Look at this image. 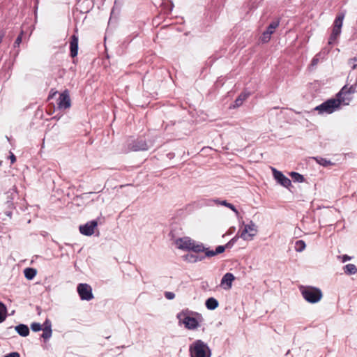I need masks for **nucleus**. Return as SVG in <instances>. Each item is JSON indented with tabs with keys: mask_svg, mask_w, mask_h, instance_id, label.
Instances as JSON below:
<instances>
[{
	"mask_svg": "<svg viewBox=\"0 0 357 357\" xmlns=\"http://www.w3.org/2000/svg\"><path fill=\"white\" fill-rule=\"evenodd\" d=\"M178 323L183 324L187 329L195 330L199 326L203 318L201 314L185 309L176 314Z\"/></svg>",
	"mask_w": 357,
	"mask_h": 357,
	"instance_id": "nucleus-1",
	"label": "nucleus"
},
{
	"mask_svg": "<svg viewBox=\"0 0 357 357\" xmlns=\"http://www.w3.org/2000/svg\"><path fill=\"white\" fill-rule=\"evenodd\" d=\"M174 243L178 249L182 250L192 251L196 253L202 252L205 250V246L203 243L196 242L188 236L176 239Z\"/></svg>",
	"mask_w": 357,
	"mask_h": 357,
	"instance_id": "nucleus-2",
	"label": "nucleus"
},
{
	"mask_svg": "<svg viewBox=\"0 0 357 357\" xmlns=\"http://www.w3.org/2000/svg\"><path fill=\"white\" fill-rule=\"evenodd\" d=\"M190 357H211V351L206 343L197 340L189 346Z\"/></svg>",
	"mask_w": 357,
	"mask_h": 357,
	"instance_id": "nucleus-3",
	"label": "nucleus"
},
{
	"mask_svg": "<svg viewBox=\"0 0 357 357\" xmlns=\"http://www.w3.org/2000/svg\"><path fill=\"white\" fill-rule=\"evenodd\" d=\"M356 92V87L354 85L348 86L344 85L342 89L336 93V110L341 106L348 105L353 98V94Z\"/></svg>",
	"mask_w": 357,
	"mask_h": 357,
	"instance_id": "nucleus-4",
	"label": "nucleus"
},
{
	"mask_svg": "<svg viewBox=\"0 0 357 357\" xmlns=\"http://www.w3.org/2000/svg\"><path fill=\"white\" fill-rule=\"evenodd\" d=\"M299 289L304 299L308 303H318L322 298L321 291L318 288L311 286H301Z\"/></svg>",
	"mask_w": 357,
	"mask_h": 357,
	"instance_id": "nucleus-5",
	"label": "nucleus"
},
{
	"mask_svg": "<svg viewBox=\"0 0 357 357\" xmlns=\"http://www.w3.org/2000/svg\"><path fill=\"white\" fill-rule=\"evenodd\" d=\"M319 114L327 115L335 112V98H331L314 108Z\"/></svg>",
	"mask_w": 357,
	"mask_h": 357,
	"instance_id": "nucleus-6",
	"label": "nucleus"
},
{
	"mask_svg": "<svg viewBox=\"0 0 357 357\" xmlns=\"http://www.w3.org/2000/svg\"><path fill=\"white\" fill-rule=\"evenodd\" d=\"M150 146L146 140L142 138L130 140L128 144V149L130 151H147Z\"/></svg>",
	"mask_w": 357,
	"mask_h": 357,
	"instance_id": "nucleus-7",
	"label": "nucleus"
},
{
	"mask_svg": "<svg viewBox=\"0 0 357 357\" xmlns=\"http://www.w3.org/2000/svg\"><path fill=\"white\" fill-rule=\"evenodd\" d=\"M257 233V226L252 222H250L244 226V229L242 230L240 237L245 241H251Z\"/></svg>",
	"mask_w": 357,
	"mask_h": 357,
	"instance_id": "nucleus-8",
	"label": "nucleus"
},
{
	"mask_svg": "<svg viewBox=\"0 0 357 357\" xmlns=\"http://www.w3.org/2000/svg\"><path fill=\"white\" fill-rule=\"evenodd\" d=\"M79 296L82 300L91 301L93 298L91 287L86 283H80L77 288Z\"/></svg>",
	"mask_w": 357,
	"mask_h": 357,
	"instance_id": "nucleus-9",
	"label": "nucleus"
},
{
	"mask_svg": "<svg viewBox=\"0 0 357 357\" xmlns=\"http://www.w3.org/2000/svg\"><path fill=\"white\" fill-rule=\"evenodd\" d=\"M70 106L71 100L69 91L68 90H65L59 95L57 100V108L60 110H65L70 108Z\"/></svg>",
	"mask_w": 357,
	"mask_h": 357,
	"instance_id": "nucleus-10",
	"label": "nucleus"
},
{
	"mask_svg": "<svg viewBox=\"0 0 357 357\" xmlns=\"http://www.w3.org/2000/svg\"><path fill=\"white\" fill-rule=\"evenodd\" d=\"M274 178L281 185L289 188L291 185V181L289 178L285 176L281 172L275 168H272Z\"/></svg>",
	"mask_w": 357,
	"mask_h": 357,
	"instance_id": "nucleus-11",
	"label": "nucleus"
},
{
	"mask_svg": "<svg viewBox=\"0 0 357 357\" xmlns=\"http://www.w3.org/2000/svg\"><path fill=\"white\" fill-rule=\"evenodd\" d=\"M98 222L96 220H91L83 225H80L79 230L80 233L85 236H91L94 233V229L97 227Z\"/></svg>",
	"mask_w": 357,
	"mask_h": 357,
	"instance_id": "nucleus-12",
	"label": "nucleus"
},
{
	"mask_svg": "<svg viewBox=\"0 0 357 357\" xmlns=\"http://www.w3.org/2000/svg\"><path fill=\"white\" fill-rule=\"evenodd\" d=\"M235 277L231 273H227L224 275L221 280L220 285L224 289L228 290L231 288L232 282L234 280Z\"/></svg>",
	"mask_w": 357,
	"mask_h": 357,
	"instance_id": "nucleus-13",
	"label": "nucleus"
},
{
	"mask_svg": "<svg viewBox=\"0 0 357 357\" xmlns=\"http://www.w3.org/2000/svg\"><path fill=\"white\" fill-rule=\"evenodd\" d=\"M70 55L72 57H75L77 55L78 37L75 35H73L70 38Z\"/></svg>",
	"mask_w": 357,
	"mask_h": 357,
	"instance_id": "nucleus-14",
	"label": "nucleus"
},
{
	"mask_svg": "<svg viewBox=\"0 0 357 357\" xmlns=\"http://www.w3.org/2000/svg\"><path fill=\"white\" fill-rule=\"evenodd\" d=\"M226 248V245H219L216 248L215 250H210L208 248H205V250L203 252L205 253V257H211L218 254L222 253Z\"/></svg>",
	"mask_w": 357,
	"mask_h": 357,
	"instance_id": "nucleus-15",
	"label": "nucleus"
},
{
	"mask_svg": "<svg viewBox=\"0 0 357 357\" xmlns=\"http://www.w3.org/2000/svg\"><path fill=\"white\" fill-rule=\"evenodd\" d=\"M250 93L249 92L241 93L235 100L233 107L235 108L240 107L243 104V101L250 96Z\"/></svg>",
	"mask_w": 357,
	"mask_h": 357,
	"instance_id": "nucleus-16",
	"label": "nucleus"
},
{
	"mask_svg": "<svg viewBox=\"0 0 357 357\" xmlns=\"http://www.w3.org/2000/svg\"><path fill=\"white\" fill-rule=\"evenodd\" d=\"M211 202H214L217 204H220L222 206H225L230 208L231 211H233L235 213V214L237 216L239 215V212L236 208V207L233 204L227 202L226 200L220 201L219 199H212V200H211Z\"/></svg>",
	"mask_w": 357,
	"mask_h": 357,
	"instance_id": "nucleus-17",
	"label": "nucleus"
},
{
	"mask_svg": "<svg viewBox=\"0 0 357 357\" xmlns=\"http://www.w3.org/2000/svg\"><path fill=\"white\" fill-rule=\"evenodd\" d=\"M15 329L17 331V333L22 337H26L29 334V328L25 324H19L15 326Z\"/></svg>",
	"mask_w": 357,
	"mask_h": 357,
	"instance_id": "nucleus-18",
	"label": "nucleus"
},
{
	"mask_svg": "<svg viewBox=\"0 0 357 357\" xmlns=\"http://www.w3.org/2000/svg\"><path fill=\"white\" fill-rule=\"evenodd\" d=\"M205 305L208 310H213L218 307L219 303L217 299L211 297L206 301Z\"/></svg>",
	"mask_w": 357,
	"mask_h": 357,
	"instance_id": "nucleus-19",
	"label": "nucleus"
},
{
	"mask_svg": "<svg viewBox=\"0 0 357 357\" xmlns=\"http://www.w3.org/2000/svg\"><path fill=\"white\" fill-rule=\"evenodd\" d=\"M184 259L185 261L190 263H196L197 261H200L204 259V257H199L194 254H187L184 256Z\"/></svg>",
	"mask_w": 357,
	"mask_h": 357,
	"instance_id": "nucleus-20",
	"label": "nucleus"
},
{
	"mask_svg": "<svg viewBox=\"0 0 357 357\" xmlns=\"http://www.w3.org/2000/svg\"><path fill=\"white\" fill-rule=\"evenodd\" d=\"M345 274L348 275H354L357 273V267L353 264H348L343 267Z\"/></svg>",
	"mask_w": 357,
	"mask_h": 357,
	"instance_id": "nucleus-21",
	"label": "nucleus"
},
{
	"mask_svg": "<svg viewBox=\"0 0 357 357\" xmlns=\"http://www.w3.org/2000/svg\"><path fill=\"white\" fill-rule=\"evenodd\" d=\"M344 18V13H341L338 15V16L336 17V37L341 32V27L342 26V21Z\"/></svg>",
	"mask_w": 357,
	"mask_h": 357,
	"instance_id": "nucleus-22",
	"label": "nucleus"
},
{
	"mask_svg": "<svg viewBox=\"0 0 357 357\" xmlns=\"http://www.w3.org/2000/svg\"><path fill=\"white\" fill-rule=\"evenodd\" d=\"M37 271L33 268H26L24 270V274L27 280H32L36 275Z\"/></svg>",
	"mask_w": 357,
	"mask_h": 357,
	"instance_id": "nucleus-23",
	"label": "nucleus"
},
{
	"mask_svg": "<svg viewBox=\"0 0 357 357\" xmlns=\"http://www.w3.org/2000/svg\"><path fill=\"white\" fill-rule=\"evenodd\" d=\"M324 60V56H321V54H317L312 59L311 61V63L309 66V68L312 70L314 69L317 65L318 64V63L321 61H323Z\"/></svg>",
	"mask_w": 357,
	"mask_h": 357,
	"instance_id": "nucleus-24",
	"label": "nucleus"
},
{
	"mask_svg": "<svg viewBox=\"0 0 357 357\" xmlns=\"http://www.w3.org/2000/svg\"><path fill=\"white\" fill-rule=\"evenodd\" d=\"M280 21L279 20H275L273 21L267 27L266 31L270 34L272 35L275 29L279 26Z\"/></svg>",
	"mask_w": 357,
	"mask_h": 357,
	"instance_id": "nucleus-25",
	"label": "nucleus"
},
{
	"mask_svg": "<svg viewBox=\"0 0 357 357\" xmlns=\"http://www.w3.org/2000/svg\"><path fill=\"white\" fill-rule=\"evenodd\" d=\"M312 159L316 160V162L318 164H319L324 167H327L328 165H333V163L330 160H328L326 158H319V157H316V158L314 157V158H312Z\"/></svg>",
	"mask_w": 357,
	"mask_h": 357,
	"instance_id": "nucleus-26",
	"label": "nucleus"
},
{
	"mask_svg": "<svg viewBox=\"0 0 357 357\" xmlns=\"http://www.w3.org/2000/svg\"><path fill=\"white\" fill-rule=\"evenodd\" d=\"M290 176L294 182L301 183L304 181L303 176L298 172H292L290 173Z\"/></svg>",
	"mask_w": 357,
	"mask_h": 357,
	"instance_id": "nucleus-27",
	"label": "nucleus"
},
{
	"mask_svg": "<svg viewBox=\"0 0 357 357\" xmlns=\"http://www.w3.org/2000/svg\"><path fill=\"white\" fill-rule=\"evenodd\" d=\"M7 310L4 304L0 302V323L3 322L6 317Z\"/></svg>",
	"mask_w": 357,
	"mask_h": 357,
	"instance_id": "nucleus-28",
	"label": "nucleus"
},
{
	"mask_svg": "<svg viewBox=\"0 0 357 357\" xmlns=\"http://www.w3.org/2000/svg\"><path fill=\"white\" fill-rule=\"evenodd\" d=\"M305 248V243L302 240H298L295 243V250L296 252H302Z\"/></svg>",
	"mask_w": 357,
	"mask_h": 357,
	"instance_id": "nucleus-29",
	"label": "nucleus"
},
{
	"mask_svg": "<svg viewBox=\"0 0 357 357\" xmlns=\"http://www.w3.org/2000/svg\"><path fill=\"white\" fill-rule=\"evenodd\" d=\"M42 329H43V334L41 335V337L45 340L50 339L52 334V329H45V328H42Z\"/></svg>",
	"mask_w": 357,
	"mask_h": 357,
	"instance_id": "nucleus-30",
	"label": "nucleus"
},
{
	"mask_svg": "<svg viewBox=\"0 0 357 357\" xmlns=\"http://www.w3.org/2000/svg\"><path fill=\"white\" fill-rule=\"evenodd\" d=\"M348 65L351 67V70L357 69V57H353L348 60Z\"/></svg>",
	"mask_w": 357,
	"mask_h": 357,
	"instance_id": "nucleus-31",
	"label": "nucleus"
},
{
	"mask_svg": "<svg viewBox=\"0 0 357 357\" xmlns=\"http://www.w3.org/2000/svg\"><path fill=\"white\" fill-rule=\"evenodd\" d=\"M271 38V35H270L266 31H264L261 36V40L262 43H268Z\"/></svg>",
	"mask_w": 357,
	"mask_h": 357,
	"instance_id": "nucleus-32",
	"label": "nucleus"
},
{
	"mask_svg": "<svg viewBox=\"0 0 357 357\" xmlns=\"http://www.w3.org/2000/svg\"><path fill=\"white\" fill-rule=\"evenodd\" d=\"M335 42V22L331 26V33L328 40V45H331Z\"/></svg>",
	"mask_w": 357,
	"mask_h": 357,
	"instance_id": "nucleus-33",
	"label": "nucleus"
},
{
	"mask_svg": "<svg viewBox=\"0 0 357 357\" xmlns=\"http://www.w3.org/2000/svg\"><path fill=\"white\" fill-rule=\"evenodd\" d=\"M31 328L32 329L33 331L38 332L42 330V326L40 324L35 322L31 324Z\"/></svg>",
	"mask_w": 357,
	"mask_h": 357,
	"instance_id": "nucleus-34",
	"label": "nucleus"
},
{
	"mask_svg": "<svg viewBox=\"0 0 357 357\" xmlns=\"http://www.w3.org/2000/svg\"><path fill=\"white\" fill-rule=\"evenodd\" d=\"M23 31H21L20 34L17 37L15 43H14V47H19L20 43H22V36H23Z\"/></svg>",
	"mask_w": 357,
	"mask_h": 357,
	"instance_id": "nucleus-35",
	"label": "nucleus"
},
{
	"mask_svg": "<svg viewBox=\"0 0 357 357\" xmlns=\"http://www.w3.org/2000/svg\"><path fill=\"white\" fill-rule=\"evenodd\" d=\"M238 236H236L232 238L225 245L227 248H231L237 241Z\"/></svg>",
	"mask_w": 357,
	"mask_h": 357,
	"instance_id": "nucleus-36",
	"label": "nucleus"
},
{
	"mask_svg": "<svg viewBox=\"0 0 357 357\" xmlns=\"http://www.w3.org/2000/svg\"><path fill=\"white\" fill-rule=\"evenodd\" d=\"M165 296L168 300H172L175 298V294L171 291H165Z\"/></svg>",
	"mask_w": 357,
	"mask_h": 357,
	"instance_id": "nucleus-37",
	"label": "nucleus"
},
{
	"mask_svg": "<svg viewBox=\"0 0 357 357\" xmlns=\"http://www.w3.org/2000/svg\"><path fill=\"white\" fill-rule=\"evenodd\" d=\"M45 329H52V323L49 319H46L43 324Z\"/></svg>",
	"mask_w": 357,
	"mask_h": 357,
	"instance_id": "nucleus-38",
	"label": "nucleus"
},
{
	"mask_svg": "<svg viewBox=\"0 0 357 357\" xmlns=\"http://www.w3.org/2000/svg\"><path fill=\"white\" fill-rule=\"evenodd\" d=\"M339 259H342V262H345L347 261L351 260L352 259V257L348 256L347 255H344L342 256H338Z\"/></svg>",
	"mask_w": 357,
	"mask_h": 357,
	"instance_id": "nucleus-39",
	"label": "nucleus"
},
{
	"mask_svg": "<svg viewBox=\"0 0 357 357\" xmlns=\"http://www.w3.org/2000/svg\"><path fill=\"white\" fill-rule=\"evenodd\" d=\"M330 51V49L328 48L327 47L323 48L321 50V51L320 52H319L318 54H321V56H324V59L325 58L326 55L328 54V53Z\"/></svg>",
	"mask_w": 357,
	"mask_h": 357,
	"instance_id": "nucleus-40",
	"label": "nucleus"
},
{
	"mask_svg": "<svg viewBox=\"0 0 357 357\" xmlns=\"http://www.w3.org/2000/svg\"><path fill=\"white\" fill-rule=\"evenodd\" d=\"M4 357H20L18 352L14 351L4 356Z\"/></svg>",
	"mask_w": 357,
	"mask_h": 357,
	"instance_id": "nucleus-41",
	"label": "nucleus"
},
{
	"mask_svg": "<svg viewBox=\"0 0 357 357\" xmlns=\"http://www.w3.org/2000/svg\"><path fill=\"white\" fill-rule=\"evenodd\" d=\"M5 34H6V33H5V31H3V30L0 31V43H1V42H2L3 38H4V36H5Z\"/></svg>",
	"mask_w": 357,
	"mask_h": 357,
	"instance_id": "nucleus-42",
	"label": "nucleus"
},
{
	"mask_svg": "<svg viewBox=\"0 0 357 357\" xmlns=\"http://www.w3.org/2000/svg\"><path fill=\"white\" fill-rule=\"evenodd\" d=\"M10 158L12 164H13L16 161V158L13 153H11Z\"/></svg>",
	"mask_w": 357,
	"mask_h": 357,
	"instance_id": "nucleus-43",
	"label": "nucleus"
},
{
	"mask_svg": "<svg viewBox=\"0 0 357 357\" xmlns=\"http://www.w3.org/2000/svg\"><path fill=\"white\" fill-rule=\"evenodd\" d=\"M56 93V91L54 92V93H51L50 95H49V98H52L55 94Z\"/></svg>",
	"mask_w": 357,
	"mask_h": 357,
	"instance_id": "nucleus-44",
	"label": "nucleus"
},
{
	"mask_svg": "<svg viewBox=\"0 0 357 357\" xmlns=\"http://www.w3.org/2000/svg\"><path fill=\"white\" fill-rule=\"evenodd\" d=\"M341 223H342V222H339V221H338V222H336L335 227H338V225H339V224L340 225Z\"/></svg>",
	"mask_w": 357,
	"mask_h": 357,
	"instance_id": "nucleus-45",
	"label": "nucleus"
}]
</instances>
